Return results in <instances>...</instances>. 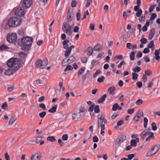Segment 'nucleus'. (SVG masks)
<instances>
[{"mask_svg":"<svg viewBox=\"0 0 160 160\" xmlns=\"http://www.w3.org/2000/svg\"><path fill=\"white\" fill-rule=\"evenodd\" d=\"M9 48H10L8 47L7 45L3 43L0 46V52L6 51Z\"/></svg>","mask_w":160,"mask_h":160,"instance_id":"nucleus-14","label":"nucleus"},{"mask_svg":"<svg viewBox=\"0 0 160 160\" xmlns=\"http://www.w3.org/2000/svg\"><path fill=\"white\" fill-rule=\"evenodd\" d=\"M92 140L93 142H97L98 141V138L97 136H95L93 138Z\"/></svg>","mask_w":160,"mask_h":160,"instance_id":"nucleus-60","label":"nucleus"},{"mask_svg":"<svg viewBox=\"0 0 160 160\" xmlns=\"http://www.w3.org/2000/svg\"><path fill=\"white\" fill-rule=\"evenodd\" d=\"M126 139V137H124L123 135H119L118 137L116 139L115 144L118 145L119 143L122 142L125 140Z\"/></svg>","mask_w":160,"mask_h":160,"instance_id":"nucleus-8","label":"nucleus"},{"mask_svg":"<svg viewBox=\"0 0 160 160\" xmlns=\"http://www.w3.org/2000/svg\"><path fill=\"white\" fill-rule=\"evenodd\" d=\"M8 106L6 102H4L2 105V108L4 110H7Z\"/></svg>","mask_w":160,"mask_h":160,"instance_id":"nucleus-41","label":"nucleus"},{"mask_svg":"<svg viewBox=\"0 0 160 160\" xmlns=\"http://www.w3.org/2000/svg\"><path fill=\"white\" fill-rule=\"evenodd\" d=\"M46 114V112L45 111H43L40 113L39 114V115L40 118H43L44 117Z\"/></svg>","mask_w":160,"mask_h":160,"instance_id":"nucleus-44","label":"nucleus"},{"mask_svg":"<svg viewBox=\"0 0 160 160\" xmlns=\"http://www.w3.org/2000/svg\"><path fill=\"white\" fill-rule=\"evenodd\" d=\"M85 109L84 107H80L79 109V113H83L85 112Z\"/></svg>","mask_w":160,"mask_h":160,"instance_id":"nucleus-47","label":"nucleus"},{"mask_svg":"<svg viewBox=\"0 0 160 160\" xmlns=\"http://www.w3.org/2000/svg\"><path fill=\"white\" fill-rule=\"evenodd\" d=\"M150 135L146 138V141H149L151 139H154L155 137L154 136L153 133L152 132H150Z\"/></svg>","mask_w":160,"mask_h":160,"instance_id":"nucleus-25","label":"nucleus"},{"mask_svg":"<svg viewBox=\"0 0 160 160\" xmlns=\"http://www.w3.org/2000/svg\"><path fill=\"white\" fill-rule=\"evenodd\" d=\"M93 48L91 47H89L88 48L87 51L88 52V55L90 56L92 54Z\"/></svg>","mask_w":160,"mask_h":160,"instance_id":"nucleus-26","label":"nucleus"},{"mask_svg":"<svg viewBox=\"0 0 160 160\" xmlns=\"http://www.w3.org/2000/svg\"><path fill=\"white\" fill-rule=\"evenodd\" d=\"M141 70V68L140 67L138 66H136L133 69V71L135 72H138L140 71Z\"/></svg>","mask_w":160,"mask_h":160,"instance_id":"nucleus-31","label":"nucleus"},{"mask_svg":"<svg viewBox=\"0 0 160 160\" xmlns=\"http://www.w3.org/2000/svg\"><path fill=\"white\" fill-rule=\"evenodd\" d=\"M142 10L141 9H139L138 11V12L136 13V16L137 17H139L142 14Z\"/></svg>","mask_w":160,"mask_h":160,"instance_id":"nucleus-54","label":"nucleus"},{"mask_svg":"<svg viewBox=\"0 0 160 160\" xmlns=\"http://www.w3.org/2000/svg\"><path fill=\"white\" fill-rule=\"evenodd\" d=\"M105 79V78L104 76H102L99 78L97 79V81L99 83H102Z\"/></svg>","mask_w":160,"mask_h":160,"instance_id":"nucleus-43","label":"nucleus"},{"mask_svg":"<svg viewBox=\"0 0 160 160\" xmlns=\"http://www.w3.org/2000/svg\"><path fill=\"white\" fill-rule=\"evenodd\" d=\"M94 106L95 104H92L88 109V112H91L93 111V109Z\"/></svg>","mask_w":160,"mask_h":160,"instance_id":"nucleus-58","label":"nucleus"},{"mask_svg":"<svg viewBox=\"0 0 160 160\" xmlns=\"http://www.w3.org/2000/svg\"><path fill=\"white\" fill-rule=\"evenodd\" d=\"M97 121V125L98 128H101L103 129L105 127V124L107 123V120L106 119H102L101 118H98Z\"/></svg>","mask_w":160,"mask_h":160,"instance_id":"nucleus-6","label":"nucleus"},{"mask_svg":"<svg viewBox=\"0 0 160 160\" xmlns=\"http://www.w3.org/2000/svg\"><path fill=\"white\" fill-rule=\"evenodd\" d=\"M71 51L70 50H67L65 51V56L66 57H68L70 55Z\"/></svg>","mask_w":160,"mask_h":160,"instance_id":"nucleus-50","label":"nucleus"},{"mask_svg":"<svg viewBox=\"0 0 160 160\" xmlns=\"http://www.w3.org/2000/svg\"><path fill=\"white\" fill-rule=\"evenodd\" d=\"M115 58L119 60H122L123 59V56L122 55H118L115 56Z\"/></svg>","mask_w":160,"mask_h":160,"instance_id":"nucleus-62","label":"nucleus"},{"mask_svg":"<svg viewBox=\"0 0 160 160\" xmlns=\"http://www.w3.org/2000/svg\"><path fill=\"white\" fill-rule=\"evenodd\" d=\"M7 66L9 68H12L11 70L8 69L4 72L6 75L10 76L14 73L20 67V63L19 60L17 58H12L9 60L7 63Z\"/></svg>","mask_w":160,"mask_h":160,"instance_id":"nucleus-1","label":"nucleus"},{"mask_svg":"<svg viewBox=\"0 0 160 160\" xmlns=\"http://www.w3.org/2000/svg\"><path fill=\"white\" fill-rule=\"evenodd\" d=\"M146 130H144L142 133L141 135V138L144 139L147 135L150 134L151 132H145Z\"/></svg>","mask_w":160,"mask_h":160,"instance_id":"nucleus-15","label":"nucleus"},{"mask_svg":"<svg viewBox=\"0 0 160 160\" xmlns=\"http://www.w3.org/2000/svg\"><path fill=\"white\" fill-rule=\"evenodd\" d=\"M40 108H42L43 110H46V108L45 104L43 103H41L39 105Z\"/></svg>","mask_w":160,"mask_h":160,"instance_id":"nucleus-38","label":"nucleus"},{"mask_svg":"<svg viewBox=\"0 0 160 160\" xmlns=\"http://www.w3.org/2000/svg\"><path fill=\"white\" fill-rule=\"evenodd\" d=\"M17 36L16 34L12 33L8 34L7 37V39L8 42L10 43L15 42V44L17 41Z\"/></svg>","mask_w":160,"mask_h":160,"instance_id":"nucleus-5","label":"nucleus"},{"mask_svg":"<svg viewBox=\"0 0 160 160\" xmlns=\"http://www.w3.org/2000/svg\"><path fill=\"white\" fill-rule=\"evenodd\" d=\"M129 37L130 36L128 33L124 34L123 37V40H127L129 38Z\"/></svg>","mask_w":160,"mask_h":160,"instance_id":"nucleus-46","label":"nucleus"},{"mask_svg":"<svg viewBox=\"0 0 160 160\" xmlns=\"http://www.w3.org/2000/svg\"><path fill=\"white\" fill-rule=\"evenodd\" d=\"M157 14L155 13H153L150 18V20H152L154 19L157 17Z\"/></svg>","mask_w":160,"mask_h":160,"instance_id":"nucleus-56","label":"nucleus"},{"mask_svg":"<svg viewBox=\"0 0 160 160\" xmlns=\"http://www.w3.org/2000/svg\"><path fill=\"white\" fill-rule=\"evenodd\" d=\"M101 46L99 43L97 44L93 48V50L95 51H99L101 48Z\"/></svg>","mask_w":160,"mask_h":160,"instance_id":"nucleus-18","label":"nucleus"},{"mask_svg":"<svg viewBox=\"0 0 160 160\" xmlns=\"http://www.w3.org/2000/svg\"><path fill=\"white\" fill-rule=\"evenodd\" d=\"M72 20V18L71 16V14L69 12V10H68V12L67 18V20L68 22H71Z\"/></svg>","mask_w":160,"mask_h":160,"instance_id":"nucleus-23","label":"nucleus"},{"mask_svg":"<svg viewBox=\"0 0 160 160\" xmlns=\"http://www.w3.org/2000/svg\"><path fill=\"white\" fill-rule=\"evenodd\" d=\"M84 69L83 68H81L78 72V75H80L82 74L84 72Z\"/></svg>","mask_w":160,"mask_h":160,"instance_id":"nucleus-59","label":"nucleus"},{"mask_svg":"<svg viewBox=\"0 0 160 160\" xmlns=\"http://www.w3.org/2000/svg\"><path fill=\"white\" fill-rule=\"evenodd\" d=\"M140 117L137 116L136 115L133 118V120L135 121L138 122L139 121V119L140 118Z\"/></svg>","mask_w":160,"mask_h":160,"instance_id":"nucleus-63","label":"nucleus"},{"mask_svg":"<svg viewBox=\"0 0 160 160\" xmlns=\"http://www.w3.org/2000/svg\"><path fill=\"white\" fill-rule=\"evenodd\" d=\"M87 61V59L86 57H84L81 59V61L83 63H86Z\"/></svg>","mask_w":160,"mask_h":160,"instance_id":"nucleus-55","label":"nucleus"},{"mask_svg":"<svg viewBox=\"0 0 160 160\" xmlns=\"http://www.w3.org/2000/svg\"><path fill=\"white\" fill-rule=\"evenodd\" d=\"M78 2L75 0L72 1L71 3V6L72 7L74 8L76 7L77 4Z\"/></svg>","mask_w":160,"mask_h":160,"instance_id":"nucleus-36","label":"nucleus"},{"mask_svg":"<svg viewBox=\"0 0 160 160\" xmlns=\"http://www.w3.org/2000/svg\"><path fill=\"white\" fill-rule=\"evenodd\" d=\"M130 145L133 147H135L137 146V142L135 140L132 139L131 141Z\"/></svg>","mask_w":160,"mask_h":160,"instance_id":"nucleus-30","label":"nucleus"},{"mask_svg":"<svg viewBox=\"0 0 160 160\" xmlns=\"http://www.w3.org/2000/svg\"><path fill=\"white\" fill-rule=\"evenodd\" d=\"M41 157V155L36 153L33 155L30 158L31 160H40Z\"/></svg>","mask_w":160,"mask_h":160,"instance_id":"nucleus-12","label":"nucleus"},{"mask_svg":"<svg viewBox=\"0 0 160 160\" xmlns=\"http://www.w3.org/2000/svg\"><path fill=\"white\" fill-rule=\"evenodd\" d=\"M78 12L77 13L76 15V17L77 18V20L78 21H79L80 20V18L81 17L80 15V10L79 9L78 11Z\"/></svg>","mask_w":160,"mask_h":160,"instance_id":"nucleus-49","label":"nucleus"},{"mask_svg":"<svg viewBox=\"0 0 160 160\" xmlns=\"http://www.w3.org/2000/svg\"><path fill=\"white\" fill-rule=\"evenodd\" d=\"M132 79L134 80H135L138 79V74L136 73L133 72L132 73Z\"/></svg>","mask_w":160,"mask_h":160,"instance_id":"nucleus-35","label":"nucleus"},{"mask_svg":"<svg viewBox=\"0 0 160 160\" xmlns=\"http://www.w3.org/2000/svg\"><path fill=\"white\" fill-rule=\"evenodd\" d=\"M58 107V105H55L54 106L52 107L51 108L49 109L48 111L50 113H54L56 112V109Z\"/></svg>","mask_w":160,"mask_h":160,"instance_id":"nucleus-20","label":"nucleus"},{"mask_svg":"<svg viewBox=\"0 0 160 160\" xmlns=\"http://www.w3.org/2000/svg\"><path fill=\"white\" fill-rule=\"evenodd\" d=\"M124 120L122 119L118 121L117 123V126H119L121 125L124 122Z\"/></svg>","mask_w":160,"mask_h":160,"instance_id":"nucleus-57","label":"nucleus"},{"mask_svg":"<svg viewBox=\"0 0 160 160\" xmlns=\"http://www.w3.org/2000/svg\"><path fill=\"white\" fill-rule=\"evenodd\" d=\"M155 33V31L154 28H152L151 29L150 32L149 33L148 37V39L150 40L152 39Z\"/></svg>","mask_w":160,"mask_h":160,"instance_id":"nucleus-11","label":"nucleus"},{"mask_svg":"<svg viewBox=\"0 0 160 160\" xmlns=\"http://www.w3.org/2000/svg\"><path fill=\"white\" fill-rule=\"evenodd\" d=\"M68 136L67 134H65L62 135V139L63 141H66L68 139Z\"/></svg>","mask_w":160,"mask_h":160,"instance_id":"nucleus-53","label":"nucleus"},{"mask_svg":"<svg viewBox=\"0 0 160 160\" xmlns=\"http://www.w3.org/2000/svg\"><path fill=\"white\" fill-rule=\"evenodd\" d=\"M16 120V118L12 116L9 119L8 123L9 126L12 125Z\"/></svg>","mask_w":160,"mask_h":160,"instance_id":"nucleus-22","label":"nucleus"},{"mask_svg":"<svg viewBox=\"0 0 160 160\" xmlns=\"http://www.w3.org/2000/svg\"><path fill=\"white\" fill-rule=\"evenodd\" d=\"M148 120L147 118L145 117L144 118V124L143 126L145 128H146L147 127V124L148 123Z\"/></svg>","mask_w":160,"mask_h":160,"instance_id":"nucleus-37","label":"nucleus"},{"mask_svg":"<svg viewBox=\"0 0 160 160\" xmlns=\"http://www.w3.org/2000/svg\"><path fill=\"white\" fill-rule=\"evenodd\" d=\"M14 12L15 15L17 16H23L25 14L24 11L21 7L15 9Z\"/></svg>","mask_w":160,"mask_h":160,"instance_id":"nucleus-7","label":"nucleus"},{"mask_svg":"<svg viewBox=\"0 0 160 160\" xmlns=\"http://www.w3.org/2000/svg\"><path fill=\"white\" fill-rule=\"evenodd\" d=\"M153 152V151H152H152L149 150L147 152V154L146 155V157H148L151 156L155 154V153H154V152Z\"/></svg>","mask_w":160,"mask_h":160,"instance_id":"nucleus-27","label":"nucleus"},{"mask_svg":"<svg viewBox=\"0 0 160 160\" xmlns=\"http://www.w3.org/2000/svg\"><path fill=\"white\" fill-rule=\"evenodd\" d=\"M143 101L141 99H138L135 102L137 105H141Z\"/></svg>","mask_w":160,"mask_h":160,"instance_id":"nucleus-52","label":"nucleus"},{"mask_svg":"<svg viewBox=\"0 0 160 160\" xmlns=\"http://www.w3.org/2000/svg\"><path fill=\"white\" fill-rule=\"evenodd\" d=\"M63 31L65 33H66L67 35L70 36L71 35L72 33V26H69L67 27V28L63 30Z\"/></svg>","mask_w":160,"mask_h":160,"instance_id":"nucleus-10","label":"nucleus"},{"mask_svg":"<svg viewBox=\"0 0 160 160\" xmlns=\"http://www.w3.org/2000/svg\"><path fill=\"white\" fill-rule=\"evenodd\" d=\"M98 62L95 60H92L91 62V64L92 65L96 66L98 64Z\"/></svg>","mask_w":160,"mask_h":160,"instance_id":"nucleus-51","label":"nucleus"},{"mask_svg":"<svg viewBox=\"0 0 160 160\" xmlns=\"http://www.w3.org/2000/svg\"><path fill=\"white\" fill-rule=\"evenodd\" d=\"M100 110L99 106L97 105L95 106L94 108V112L96 113H98L100 112Z\"/></svg>","mask_w":160,"mask_h":160,"instance_id":"nucleus-42","label":"nucleus"},{"mask_svg":"<svg viewBox=\"0 0 160 160\" xmlns=\"http://www.w3.org/2000/svg\"><path fill=\"white\" fill-rule=\"evenodd\" d=\"M155 47L154 42L153 40L151 41L150 43L147 45V47L148 48H152L153 50Z\"/></svg>","mask_w":160,"mask_h":160,"instance_id":"nucleus-21","label":"nucleus"},{"mask_svg":"<svg viewBox=\"0 0 160 160\" xmlns=\"http://www.w3.org/2000/svg\"><path fill=\"white\" fill-rule=\"evenodd\" d=\"M87 2L86 5V8H88L89 6L92 4V0H87Z\"/></svg>","mask_w":160,"mask_h":160,"instance_id":"nucleus-48","label":"nucleus"},{"mask_svg":"<svg viewBox=\"0 0 160 160\" xmlns=\"http://www.w3.org/2000/svg\"><path fill=\"white\" fill-rule=\"evenodd\" d=\"M106 97L107 95L106 94H104L98 100V102L99 103H102L105 101Z\"/></svg>","mask_w":160,"mask_h":160,"instance_id":"nucleus-17","label":"nucleus"},{"mask_svg":"<svg viewBox=\"0 0 160 160\" xmlns=\"http://www.w3.org/2000/svg\"><path fill=\"white\" fill-rule=\"evenodd\" d=\"M152 129L153 131H156L157 129L156 125L155 122H153L151 124Z\"/></svg>","mask_w":160,"mask_h":160,"instance_id":"nucleus-39","label":"nucleus"},{"mask_svg":"<svg viewBox=\"0 0 160 160\" xmlns=\"http://www.w3.org/2000/svg\"><path fill=\"white\" fill-rule=\"evenodd\" d=\"M136 84L138 87L139 88L142 87V83L141 82H138L136 83Z\"/></svg>","mask_w":160,"mask_h":160,"instance_id":"nucleus-64","label":"nucleus"},{"mask_svg":"<svg viewBox=\"0 0 160 160\" xmlns=\"http://www.w3.org/2000/svg\"><path fill=\"white\" fill-rule=\"evenodd\" d=\"M75 60V58L73 56L70 57L67 60V62L68 64H70Z\"/></svg>","mask_w":160,"mask_h":160,"instance_id":"nucleus-24","label":"nucleus"},{"mask_svg":"<svg viewBox=\"0 0 160 160\" xmlns=\"http://www.w3.org/2000/svg\"><path fill=\"white\" fill-rule=\"evenodd\" d=\"M139 17V20L140 22H142L144 21L145 19V14L142 15L141 16Z\"/></svg>","mask_w":160,"mask_h":160,"instance_id":"nucleus-45","label":"nucleus"},{"mask_svg":"<svg viewBox=\"0 0 160 160\" xmlns=\"http://www.w3.org/2000/svg\"><path fill=\"white\" fill-rule=\"evenodd\" d=\"M47 140L48 141H50L52 142H55L56 140L55 137L53 136L48 137L47 138Z\"/></svg>","mask_w":160,"mask_h":160,"instance_id":"nucleus-32","label":"nucleus"},{"mask_svg":"<svg viewBox=\"0 0 160 160\" xmlns=\"http://www.w3.org/2000/svg\"><path fill=\"white\" fill-rule=\"evenodd\" d=\"M155 55V58L156 60H159L160 59V56L159 55L160 54V48L158 50H156L154 52Z\"/></svg>","mask_w":160,"mask_h":160,"instance_id":"nucleus-13","label":"nucleus"},{"mask_svg":"<svg viewBox=\"0 0 160 160\" xmlns=\"http://www.w3.org/2000/svg\"><path fill=\"white\" fill-rule=\"evenodd\" d=\"M21 22V21L19 18L12 17L8 20L7 25L9 28H14L19 25Z\"/></svg>","mask_w":160,"mask_h":160,"instance_id":"nucleus-3","label":"nucleus"},{"mask_svg":"<svg viewBox=\"0 0 160 160\" xmlns=\"http://www.w3.org/2000/svg\"><path fill=\"white\" fill-rule=\"evenodd\" d=\"M115 89V88L114 87H110L108 89V92H109L110 94L112 96H113L115 94L114 91Z\"/></svg>","mask_w":160,"mask_h":160,"instance_id":"nucleus-16","label":"nucleus"},{"mask_svg":"<svg viewBox=\"0 0 160 160\" xmlns=\"http://www.w3.org/2000/svg\"><path fill=\"white\" fill-rule=\"evenodd\" d=\"M33 41L32 38L27 36L23 37L21 39L18 38L16 42V45H19L22 47V49L25 51H28L30 46L32 45Z\"/></svg>","mask_w":160,"mask_h":160,"instance_id":"nucleus-2","label":"nucleus"},{"mask_svg":"<svg viewBox=\"0 0 160 160\" xmlns=\"http://www.w3.org/2000/svg\"><path fill=\"white\" fill-rule=\"evenodd\" d=\"M145 75L147 76H150L152 73V72L150 70L148 69L144 71Z\"/></svg>","mask_w":160,"mask_h":160,"instance_id":"nucleus-33","label":"nucleus"},{"mask_svg":"<svg viewBox=\"0 0 160 160\" xmlns=\"http://www.w3.org/2000/svg\"><path fill=\"white\" fill-rule=\"evenodd\" d=\"M45 99V97L44 96H42L40 97L38 100L39 102H41L43 101Z\"/></svg>","mask_w":160,"mask_h":160,"instance_id":"nucleus-61","label":"nucleus"},{"mask_svg":"<svg viewBox=\"0 0 160 160\" xmlns=\"http://www.w3.org/2000/svg\"><path fill=\"white\" fill-rule=\"evenodd\" d=\"M73 68L71 65H68L66 68L64 69V71L66 72L69 70H71L73 69Z\"/></svg>","mask_w":160,"mask_h":160,"instance_id":"nucleus-34","label":"nucleus"},{"mask_svg":"<svg viewBox=\"0 0 160 160\" xmlns=\"http://www.w3.org/2000/svg\"><path fill=\"white\" fill-rule=\"evenodd\" d=\"M48 63V61L47 58H45L43 60L41 59H39L37 62L36 67H38L39 66L40 69L44 68Z\"/></svg>","mask_w":160,"mask_h":160,"instance_id":"nucleus-4","label":"nucleus"},{"mask_svg":"<svg viewBox=\"0 0 160 160\" xmlns=\"http://www.w3.org/2000/svg\"><path fill=\"white\" fill-rule=\"evenodd\" d=\"M68 22L67 21V22H64L63 23L62 26V30L65 29V28H67L68 27H68L70 26L69 22Z\"/></svg>","mask_w":160,"mask_h":160,"instance_id":"nucleus-28","label":"nucleus"},{"mask_svg":"<svg viewBox=\"0 0 160 160\" xmlns=\"http://www.w3.org/2000/svg\"><path fill=\"white\" fill-rule=\"evenodd\" d=\"M32 3V0H23V6L27 9L31 7Z\"/></svg>","mask_w":160,"mask_h":160,"instance_id":"nucleus-9","label":"nucleus"},{"mask_svg":"<svg viewBox=\"0 0 160 160\" xmlns=\"http://www.w3.org/2000/svg\"><path fill=\"white\" fill-rule=\"evenodd\" d=\"M160 148V145L159 144H157L154 147L152 150V151H153L154 152V153H155V154L159 150Z\"/></svg>","mask_w":160,"mask_h":160,"instance_id":"nucleus-19","label":"nucleus"},{"mask_svg":"<svg viewBox=\"0 0 160 160\" xmlns=\"http://www.w3.org/2000/svg\"><path fill=\"white\" fill-rule=\"evenodd\" d=\"M118 104L117 103H116L114 104L112 108V110L113 111H116L118 109Z\"/></svg>","mask_w":160,"mask_h":160,"instance_id":"nucleus-40","label":"nucleus"},{"mask_svg":"<svg viewBox=\"0 0 160 160\" xmlns=\"http://www.w3.org/2000/svg\"><path fill=\"white\" fill-rule=\"evenodd\" d=\"M136 53V52H132L130 54V58L132 61L135 58V54Z\"/></svg>","mask_w":160,"mask_h":160,"instance_id":"nucleus-29","label":"nucleus"}]
</instances>
